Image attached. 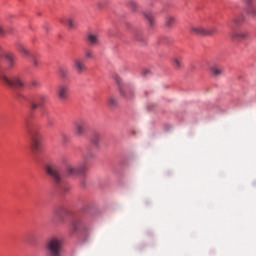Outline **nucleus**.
Wrapping results in <instances>:
<instances>
[{"instance_id": "obj_1", "label": "nucleus", "mask_w": 256, "mask_h": 256, "mask_svg": "<svg viewBox=\"0 0 256 256\" xmlns=\"http://www.w3.org/2000/svg\"><path fill=\"white\" fill-rule=\"evenodd\" d=\"M2 47L0 46V52ZM0 81L4 82L7 86L15 89H23L25 87V81L21 75H12L8 77L5 74V68L0 61Z\"/></svg>"}, {"instance_id": "obj_2", "label": "nucleus", "mask_w": 256, "mask_h": 256, "mask_svg": "<svg viewBox=\"0 0 256 256\" xmlns=\"http://www.w3.org/2000/svg\"><path fill=\"white\" fill-rule=\"evenodd\" d=\"M44 248L50 256H61L62 240L58 237H51L46 241Z\"/></svg>"}, {"instance_id": "obj_3", "label": "nucleus", "mask_w": 256, "mask_h": 256, "mask_svg": "<svg viewBox=\"0 0 256 256\" xmlns=\"http://www.w3.org/2000/svg\"><path fill=\"white\" fill-rule=\"evenodd\" d=\"M30 137V148L33 154H37L41 150V133L39 129L33 126L28 131Z\"/></svg>"}, {"instance_id": "obj_4", "label": "nucleus", "mask_w": 256, "mask_h": 256, "mask_svg": "<svg viewBox=\"0 0 256 256\" xmlns=\"http://www.w3.org/2000/svg\"><path fill=\"white\" fill-rule=\"evenodd\" d=\"M45 172L52 178L54 184H56L57 187H61L63 180L60 175V169L57 165L47 164L45 166Z\"/></svg>"}, {"instance_id": "obj_5", "label": "nucleus", "mask_w": 256, "mask_h": 256, "mask_svg": "<svg viewBox=\"0 0 256 256\" xmlns=\"http://www.w3.org/2000/svg\"><path fill=\"white\" fill-rule=\"evenodd\" d=\"M87 172V163H81V164H67L66 165V175L67 176H77V175H83Z\"/></svg>"}, {"instance_id": "obj_6", "label": "nucleus", "mask_w": 256, "mask_h": 256, "mask_svg": "<svg viewBox=\"0 0 256 256\" xmlns=\"http://www.w3.org/2000/svg\"><path fill=\"white\" fill-rule=\"evenodd\" d=\"M192 34L197 36H214L217 33V28H205L203 26H192L190 28Z\"/></svg>"}, {"instance_id": "obj_7", "label": "nucleus", "mask_w": 256, "mask_h": 256, "mask_svg": "<svg viewBox=\"0 0 256 256\" xmlns=\"http://www.w3.org/2000/svg\"><path fill=\"white\" fill-rule=\"evenodd\" d=\"M230 29H231L230 37L233 40L242 41V40L248 39L249 37V32L247 30H238L235 27Z\"/></svg>"}, {"instance_id": "obj_8", "label": "nucleus", "mask_w": 256, "mask_h": 256, "mask_svg": "<svg viewBox=\"0 0 256 256\" xmlns=\"http://www.w3.org/2000/svg\"><path fill=\"white\" fill-rule=\"evenodd\" d=\"M48 100L49 96H46L44 94L35 96L31 101V108L35 110L37 108L43 107V105H45Z\"/></svg>"}, {"instance_id": "obj_9", "label": "nucleus", "mask_w": 256, "mask_h": 256, "mask_svg": "<svg viewBox=\"0 0 256 256\" xmlns=\"http://www.w3.org/2000/svg\"><path fill=\"white\" fill-rule=\"evenodd\" d=\"M75 126V134L77 137H83L86 135L87 131V122L85 120H77L74 123Z\"/></svg>"}, {"instance_id": "obj_10", "label": "nucleus", "mask_w": 256, "mask_h": 256, "mask_svg": "<svg viewBox=\"0 0 256 256\" xmlns=\"http://www.w3.org/2000/svg\"><path fill=\"white\" fill-rule=\"evenodd\" d=\"M8 70H13L17 64V56L13 53H6L4 55Z\"/></svg>"}, {"instance_id": "obj_11", "label": "nucleus", "mask_w": 256, "mask_h": 256, "mask_svg": "<svg viewBox=\"0 0 256 256\" xmlns=\"http://www.w3.org/2000/svg\"><path fill=\"white\" fill-rule=\"evenodd\" d=\"M86 41L88 45L97 47L100 44L99 34L95 32H89L86 36Z\"/></svg>"}, {"instance_id": "obj_12", "label": "nucleus", "mask_w": 256, "mask_h": 256, "mask_svg": "<svg viewBox=\"0 0 256 256\" xmlns=\"http://www.w3.org/2000/svg\"><path fill=\"white\" fill-rule=\"evenodd\" d=\"M57 96L61 101H66L69 98V86L60 85L57 90Z\"/></svg>"}, {"instance_id": "obj_13", "label": "nucleus", "mask_w": 256, "mask_h": 256, "mask_svg": "<svg viewBox=\"0 0 256 256\" xmlns=\"http://www.w3.org/2000/svg\"><path fill=\"white\" fill-rule=\"evenodd\" d=\"M74 69L79 75L88 71V67H87L86 63L82 62L80 59H76L74 61Z\"/></svg>"}, {"instance_id": "obj_14", "label": "nucleus", "mask_w": 256, "mask_h": 256, "mask_svg": "<svg viewBox=\"0 0 256 256\" xmlns=\"http://www.w3.org/2000/svg\"><path fill=\"white\" fill-rule=\"evenodd\" d=\"M243 21H245V16L243 15H238L233 17L229 22H228V26L230 28H235L236 25L241 24Z\"/></svg>"}, {"instance_id": "obj_15", "label": "nucleus", "mask_w": 256, "mask_h": 256, "mask_svg": "<svg viewBox=\"0 0 256 256\" xmlns=\"http://www.w3.org/2000/svg\"><path fill=\"white\" fill-rule=\"evenodd\" d=\"M247 2L246 12L249 16L256 18V4L251 3V0H245Z\"/></svg>"}, {"instance_id": "obj_16", "label": "nucleus", "mask_w": 256, "mask_h": 256, "mask_svg": "<svg viewBox=\"0 0 256 256\" xmlns=\"http://www.w3.org/2000/svg\"><path fill=\"white\" fill-rule=\"evenodd\" d=\"M15 47H16L17 51L20 52L21 54H24V56H26V57L31 56V52H29V50L26 49V46L22 42L17 41L15 43Z\"/></svg>"}, {"instance_id": "obj_17", "label": "nucleus", "mask_w": 256, "mask_h": 256, "mask_svg": "<svg viewBox=\"0 0 256 256\" xmlns=\"http://www.w3.org/2000/svg\"><path fill=\"white\" fill-rule=\"evenodd\" d=\"M61 22L63 24H66L69 29H76L78 26L76 20L72 17H66V18L62 19Z\"/></svg>"}, {"instance_id": "obj_18", "label": "nucleus", "mask_w": 256, "mask_h": 256, "mask_svg": "<svg viewBox=\"0 0 256 256\" xmlns=\"http://www.w3.org/2000/svg\"><path fill=\"white\" fill-rule=\"evenodd\" d=\"M172 65L175 70H181L183 68V58L181 56H175L172 59Z\"/></svg>"}, {"instance_id": "obj_19", "label": "nucleus", "mask_w": 256, "mask_h": 256, "mask_svg": "<svg viewBox=\"0 0 256 256\" xmlns=\"http://www.w3.org/2000/svg\"><path fill=\"white\" fill-rule=\"evenodd\" d=\"M119 93L125 100H132L134 97L133 92L129 89L119 88Z\"/></svg>"}, {"instance_id": "obj_20", "label": "nucleus", "mask_w": 256, "mask_h": 256, "mask_svg": "<svg viewBox=\"0 0 256 256\" xmlns=\"http://www.w3.org/2000/svg\"><path fill=\"white\" fill-rule=\"evenodd\" d=\"M210 71L214 77H219L223 74L224 69L222 66L214 65L210 68Z\"/></svg>"}, {"instance_id": "obj_21", "label": "nucleus", "mask_w": 256, "mask_h": 256, "mask_svg": "<svg viewBox=\"0 0 256 256\" xmlns=\"http://www.w3.org/2000/svg\"><path fill=\"white\" fill-rule=\"evenodd\" d=\"M177 20L176 17L173 15H168L165 19V26L167 28H173V26L176 24Z\"/></svg>"}, {"instance_id": "obj_22", "label": "nucleus", "mask_w": 256, "mask_h": 256, "mask_svg": "<svg viewBox=\"0 0 256 256\" xmlns=\"http://www.w3.org/2000/svg\"><path fill=\"white\" fill-rule=\"evenodd\" d=\"M65 213V209L63 207L57 208L53 211V216L59 221H63V215Z\"/></svg>"}, {"instance_id": "obj_23", "label": "nucleus", "mask_w": 256, "mask_h": 256, "mask_svg": "<svg viewBox=\"0 0 256 256\" xmlns=\"http://www.w3.org/2000/svg\"><path fill=\"white\" fill-rule=\"evenodd\" d=\"M82 225V221L80 218H74L71 222L72 231L76 232Z\"/></svg>"}, {"instance_id": "obj_24", "label": "nucleus", "mask_w": 256, "mask_h": 256, "mask_svg": "<svg viewBox=\"0 0 256 256\" xmlns=\"http://www.w3.org/2000/svg\"><path fill=\"white\" fill-rule=\"evenodd\" d=\"M143 15L146 17L150 27L155 25V16H153L151 12H144Z\"/></svg>"}, {"instance_id": "obj_25", "label": "nucleus", "mask_w": 256, "mask_h": 256, "mask_svg": "<svg viewBox=\"0 0 256 256\" xmlns=\"http://www.w3.org/2000/svg\"><path fill=\"white\" fill-rule=\"evenodd\" d=\"M100 139H101V135H100V133L99 132H94L93 133V136H92V138H91V142H92V144L94 145V146H98L99 145V143H100Z\"/></svg>"}, {"instance_id": "obj_26", "label": "nucleus", "mask_w": 256, "mask_h": 256, "mask_svg": "<svg viewBox=\"0 0 256 256\" xmlns=\"http://www.w3.org/2000/svg\"><path fill=\"white\" fill-rule=\"evenodd\" d=\"M84 55H85L86 59H94L95 58L94 51L90 48L84 49Z\"/></svg>"}, {"instance_id": "obj_27", "label": "nucleus", "mask_w": 256, "mask_h": 256, "mask_svg": "<svg viewBox=\"0 0 256 256\" xmlns=\"http://www.w3.org/2000/svg\"><path fill=\"white\" fill-rule=\"evenodd\" d=\"M59 73L62 78H67L69 75V69L66 66H61L59 68Z\"/></svg>"}, {"instance_id": "obj_28", "label": "nucleus", "mask_w": 256, "mask_h": 256, "mask_svg": "<svg viewBox=\"0 0 256 256\" xmlns=\"http://www.w3.org/2000/svg\"><path fill=\"white\" fill-rule=\"evenodd\" d=\"M94 157V154L91 150H87L85 153H84V159L85 160H88L90 158H93Z\"/></svg>"}, {"instance_id": "obj_29", "label": "nucleus", "mask_w": 256, "mask_h": 256, "mask_svg": "<svg viewBox=\"0 0 256 256\" xmlns=\"http://www.w3.org/2000/svg\"><path fill=\"white\" fill-rule=\"evenodd\" d=\"M108 105H111V106L117 105V100H116V98L113 97V96L108 97Z\"/></svg>"}, {"instance_id": "obj_30", "label": "nucleus", "mask_w": 256, "mask_h": 256, "mask_svg": "<svg viewBox=\"0 0 256 256\" xmlns=\"http://www.w3.org/2000/svg\"><path fill=\"white\" fill-rule=\"evenodd\" d=\"M115 81L117 82L118 85H121L122 84V78L120 76H115L114 77Z\"/></svg>"}, {"instance_id": "obj_31", "label": "nucleus", "mask_w": 256, "mask_h": 256, "mask_svg": "<svg viewBox=\"0 0 256 256\" xmlns=\"http://www.w3.org/2000/svg\"><path fill=\"white\" fill-rule=\"evenodd\" d=\"M30 84L32 87H39V82L37 80H32Z\"/></svg>"}, {"instance_id": "obj_32", "label": "nucleus", "mask_w": 256, "mask_h": 256, "mask_svg": "<svg viewBox=\"0 0 256 256\" xmlns=\"http://www.w3.org/2000/svg\"><path fill=\"white\" fill-rule=\"evenodd\" d=\"M6 33H7V30H5L3 26H0V36H5Z\"/></svg>"}, {"instance_id": "obj_33", "label": "nucleus", "mask_w": 256, "mask_h": 256, "mask_svg": "<svg viewBox=\"0 0 256 256\" xmlns=\"http://www.w3.org/2000/svg\"><path fill=\"white\" fill-rule=\"evenodd\" d=\"M39 60L37 59V58H33V65L35 66V67H38L39 66Z\"/></svg>"}, {"instance_id": "obj_34", "label": "nucleus", "mask_w": 256, "mask_h": 256, "mask_svg": "<svg viewBox=\"0 0 256 256\" xmlns=\"http://www.w3.org/2000/svg\"><path fill=\"white\" fill-rule=\"evenodd\" d=\"M131 5L133 9L137 8V4L135 2H132Z\"/></svg>"}, {"instance_id": "obj_35", "label": "nucleus", "mask_w": 256, "mask_h": 256, "mask_svg": "<svg viewBox=\"0 0 256 256\" xmlns=\"http://www.w3.org/2000/svg\"><path fill=\"white\" fill-rule=\"evenodd\" d=\"M150 71L149 70H144L143 75H147Z\"/></svg>"}, {"instance_id": "obj_36", "label": "nucleus", "mask_w": 256, "mask_h": 256, "mask_svg": "<svg viewBox=\"0 0 256 256\" xmlns=\"http://www.w3.org/2000/svg\"><path fill=\"white\" fill-rule=\"evenodd\" d=\"M48 125H49V126H52V122H51V121H49V122H48Z\"/></svg>"}]
</instances>
